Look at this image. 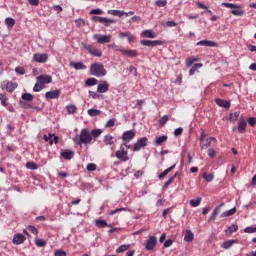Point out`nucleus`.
<instances>
[{
	"label": "nucleus",
	"mask_w": 256,
	"mask_h": 256,
	"mask_svg": "<svg viewBox=\"0 0 256 256\" xmlns=\"http://www.w3.org/2000/svg\"><path fill=\"white\" fill-rule=\"evenodd\" d=\"M73 141L76 145H89L91 141H93V137L91 136V132L87 128H83L79 134L74 136Z\"/></svg>",
	"instance_id": "1"
},
{
	"label": "nucleus",
	"mask_w": 256,
	"mask_h": 256,
	"mask_svg": "<svg viewBox=\"0 0 256 256\" xmlns=\"http://www.w3.org/2000/svg\"><path fill=\"white\" fill-rule=\"evenodd\" d=\"M53 82V77L47 74H42L36 78V84L33 87V91L35 93H39V91H43L45 89V85H49V83Z\"/></svg>",
	"instance_id": "2"
},
{
	"label": "nucleus",
	"mask_w": 256,
	"mask_h": 256,
	"mask_svg": "<svg viewBox=\"0 0 256 256\" xmlns=\"http://www.w3.org/2000/svg\"><path fill=\"white\" fill-rule=\"evenodd\" d=\"M90 75H93V77H105L107 70H105L103 63L95 62L90 65Z\"/></svg>",
	"instance_id": "3"
},
{
	"label": "nucleus",
	"mask_w": 256,
	"mask_h": 256,
	"mask_svg": "<svg viewBox=\"0 0 256 256\" xmlns=\"http://www.w3.org/2000/svg\"><path fill=\"white\" fill-rule=\"evenodd\" d=\"M222 7H226L227 9H232L231 13L235 16V17H243V15H245V10H243V7H241V5L239 4H233V3H222L221 4Z\"/></svg>",
	"instance_id": "4"
},
{
	"label": "nucleus",
	"mask_w": 256,
	"mask_h": 256,
	"mask_svg": "<svg viewBox=\"0 0 256 256\" xmlns=\"http://www.w3.org/2000/svg\"><path fill=\"white\" fill-rule=\"evenodd\" d=\"M81 47L82 49H84V51H87L89 55H92V57H103V51L93 46V44H87L85 42H82Z\"/></svg>",
	"instance_id": "5"
},
{
	"label": "nucleus",
	"mask_w": 256,
	"mask_h": 256,
	"mask_svg": "<svg viewBox=\"0 0 256 256\" xmlns=\"http://www.w3.org/2000/svg\"><path fill=\"white\" fill-rule=\"evenodd\" d=\"M115 157L122 161L123 163H127L129 160V151L125 149V145H120L119 150L116 151Z\"/></svg>",
	"instance_id": "6"
},
{
	"label": "nucleus",
	"mask_w": 256,
	"mask_h": 256,
	"mask_svg": "<svg viewBox=\"0 0 256 256\" xmlns=\"http://www.w3.org/2000/svg\"><path fill=\"white\" fill-rule=\"evenodd\" d=\"M93 39L99 45H104V43H111V39H113V36H111V34H94Z\"/></svg>",
	"instance_id": "7"
},
{
	"label": "nucleus",
	"mask_w": 256,
	"mask_h": 256,
	"mask_svg": "<svg viewBox=\"0 0 256 256\" xmlns=\"http://www.w3.org/2000/svg\"><path fill=\"white\" fill-rule=\"evenodd\" d=\"M149 145V139L147 137L139 138L132 147V151H141L143 147H147Z\"/></svg>",
	"instance_id": "8"
},
{
	"label": "nucleus",
	"mask_w": 256,
	"mask_h": 256,
	"mask_svg": "<svg viewBox=\"0 0 256 256\" xmlns=\"http://www.w3.org/2000/svg\"><path fill=\"white\" fill-rule=\"evenodd\" d=\"M32 61L34 63H47L49 61V54L47 53H36L33 55Z\"/></svg>",
	"instance_id": "9"
},
{
	"label": "nucleus",
	"mask_w": 256,
	"mask_h": 256,
	"mask_svg": "<svg viewBox=\"0 0 256 256\" xmlns=\"http://www.w3.org/2000/svg\"><path fill=\"white\" fill-rule=\"evenodd\" d=\"M157 247V237L155 236H149V238L146 240L145 249L146 251H153Z\"/></svg>",
	"instance_id": "10"
},
{
	"label": "nucleus",
	"mask_w": 256,
	"mask_h": 256,
	"mask_svg": "<svg viewBox=\"0 0 256 256\" xmlns=\"http://www.w3.org/2000/svg\"><path fill=\"white\" fill-rule=\"evenodd\" d=\"M135 135V130H127L122 134L121 139L124 143H129L135 139Z\"/></svg>",
	"instance_id": "11"
},
{
	"label": "nucleus",
	"mask_w": 256,
	"mask_h": 256,
	"mask_svg": "<svg viewBox=\"0 0 256 256\" xmlns=\"http://www.w3.org/2000/svg\"><path fill=\"white\" fill-rule=\"evenodd\" d=\"M140 43L144 47H157L159 45H163V41L161 40H142Z\"/></svg>",
	"instance_id": "12"
},
{
	"label": "nucleus",
	"mask_w": 256,
	"mask_h": 256,
	"mask_svg": "<svg viewBox=\"0 0 256 256\" xmlns=\"http://www.w3.org/2000/svg\"><path fill=\"white\" fill-rule=\"evenodd\" d=\"M118 51L124 57H137V55H139V52H137V50H131V49L127 50L125 48H119Z\"/></svg>",
	"instance_id": "13"
},
{
	"label": "nucleus",
	"mask_w": 256,
	"mask_h": 256,
	"mask_svg": "<svg viewBox=\"0 0 256 256\" xmlns=\"http://www.w3.org/2000/svg\"><path fill=\"white\" fill-rule=\"evenodd\" d=\"M200 47H219V44L211 40H202L196 43Z\"/></svg>",
	"instance_id": "14"
},
{
	"label": "nucleus",
	"mask_w": 256,
	"mask_h": 256,
	"mask_svg": "<svg viewBox=\"0 0 256 256\" xmlns=\"http://www.w3.org/2000/svg\"><path fill=\"white\" fill-rule=\"evenodd\" d=\"M59 95H61V90H51L45 93L46 99H59Z\"/></svg>",
	"instance_id": "15"
},
{
	"label": "nucleus",
	"mask_w": 256,
	"mask_h": 256,
	"mask_svg": "<svg viewBox=\"0 0 256 256\" xmlns=\"http://www.w3.org/2000/svg\"><path fill=\"white\" fill-rule=\"evenodd\" d=\"M109 91V82L102 81L97 86V93H107Z\"/></svg>",
	"instance_id": "16"
},
{
	"label": "nucleus",
	"mask_w": 256,
	"mask_h": 256,
	"mask_svg": "<svg viewBox=\"0 0 256 256\" xmlns=\"http://www.w3.org/2000/svg\"><path fill=\"white\" fill-rule=\"evenodd\" d=\"M26 239L25 235L18 233L14 235L12 243H14V245H21L25 243Z\"/></svg>",
	"instance_id": "17"
},
{
	"label": "nucleus",
	"mask_w": 256,
	"mask_h": 256,
	"mask_svg": "<svg viewBox=\"0 0 256 256\" xmlns=\"http://www.w3.org/2000/svg\"><path fill=\"white\" fill-rule=\"evenodd\" d=\"M247 131V121H245V118L240 117L238 121V133H245Z\"/></svg>",
	"instance_id": "18"
},
{
	"label": "nucleus",
	"mask_w": 256,
	"mask_h": 256,
	"mask_svg": "<svg viewBox=\"0 0 256 256\" xmlns=\"http://www.w3.org/2000/svg\"><path fill=\"white\" fill-rule=\"evenodd\" d=\"M75 156V152L73 150H64L60 153V157H63L66 161H71Z\"/></svg>",
	"instance_id": "19"
},
{
	"label": "nucleus",
	"mask_w": 256,
	"mask_h": 256,
	"mask_svg": "<svg viewBox=\"0 0 256 256\" xmlns=\"http://www.w3.org/2000/svg\"><path fill=\"white\" fill-rule=\"evenodd\" d=\"M70 67H73L76 71H85L87 69L83 62H70Z\"/></svg>",
	"instance_id": "20"
},
{
	"label": "nucleus",
	"mask_w": 256,
	"mask_h": 256,
	"mask_svg": "<svg viewBox=\"0 0 256 256\" xmlns=\"http://www.w3.org/2000/svg\"><path fill=\"white\" fill-rule=\"evenodd\" d=\"M3 85L6 89V91H9V93H13V91H15V89H17V83L4 81Z\"/></svg>",
	"instance_id": "21"
},
{
	"label": "nucleus",
	"mask_w": 256,
	"mask_h": 256,
	"mask_svg": "<svg viewBox=\"0 0 256 256\" xmlns=\"http://www.w3.org/2000/svg\"><path fill=\"white\" fill-rule=\"evenodd\" d=\"M141 37H145L146 39H155V37H157V34L153 32V30H144L141 33Z\"/></svg>",
	"instance_id": "22"
},
{
	"label": "nucleus",
	"mask_w": 256,
	"mask_h": 256,
	"mask_svg": "<svg viewBox=\"0 0 256 256\" xmlns=\"http://www.w3.org/2000/svg\"><path fill=\"white\" fill-rule=\"evenodd\" d=\"M104 145H114L115 144V137L111 136V134H107L103 138Z\"/></svg>",
	"instance_id": "23"
},
{
	"label": "nucleus",
	"mask_w": 256,
	"mask_h": 256,
	"mask_svg": "<svg viewBox=\"0 0 256 256\" xmlns=\"http://www.w3.org/2000/svg\"><path fill=\"white\" fill-rule=\"evenodd\" d=\"M215 103L218 104L219 107H224V109H229L231 107V103L227 102L226 100L217 98Z\"/></svg>",
	"instance_id": "24"
},
{
	"label": "nucleus",
	"mask_w": 256,
	"mask_h": 256,
	"mask_svg": "<svg viewBox=\"0 0 256 256\" xmlns=\"http://www.w3.org/2000/svg\"><path fill=\"white\" fill-rule=\"evenodd\" d=\"M240 115H241V112L236 111V112L230 113L227 119L228 121H230V123H235L237 119H239Z\"/></svg>",
	"instance_id": "25"
},
{
	"label": "nucleus",
	"mask_w": 256,
	"mask_h": 256,
	"mask_svg": "<svg viewBox=\"0 0 256 256\" xmlns=\"http://www.w3.org/2000/svg\"><path fill=\"white\" fill-rule=\"evenodd\" d=\"M165 142H167V135H162L156 138V140L154 141V145H156L157 147H161V145H163V143Z\"/></svg>",
	"instance_id": "26"
},
{
	"label": "nucleus",
	"mask_w": 256,
	"mask_h": 256,
	"mask_svg": "<svg viewBox=\"0 0 256 256\" xmlns=\"http://www.w3.org/2000/svg\"><path fill=\"white\" fill-rule=\"evenodd\" d=\"M193 239H195V234H193L191 230H186L184 241H186V243H191Z\"/></svg>",
	"instance_id": "27"
},
{
	"label": "nucleus",
	"mask_w": 256,
	"mask_h": 256,
	"mask_svg": "<svg viewBox=\"0 0 256 256\" xmlns=\"http://www.w3.org/2000/svg\"><path fill=\"white\" fill-rule=\"evenodd\" d=\"M176 165H172L169 168H167L166 170H164L162 173L159 174V179H165L166 176L169 175V173H171V171H173V169H175Z\"/></svg>",
	"instance_id": "28"
},
{
	"label": "nucleus",
	"mask_w": 256,
	"mask_h": 256,
	"mask_svg": "<svg viewBox=\"0 0 256 256\" xmlns=\"http://www.w3.org/2000/svg\"><path fill=\"white\" fill-rule=\"evenodd\" d=\"M235 243H237V240H228L222 243L221 247L223 249H231V247H233V245H235Z\"/></svg>",
	"instance_id": "29"
},
{
	"label": "nucleus",
	"mask_w": 256,
	"mask_h": 256,
	"mask_svg": "<svg viewBox=\"0 0 256 256\" xmlns=\"http://www.w3.org/2000/svg\"><path fill=\"white\" fill-rule=\"evenodd\" d=\"M103 133V130L101 129H94L90 132V135L92 137V139H99V137H101V134Z\"/></svg>",
	"instance_id": "30"
},
{
	"label": "nucleus",
	"mask_w": 256,
	"mask_h": 256,
	"mask_svg": "<svg viewBox=\"0 0 256 256\" xmlns=\"http://www.w3.org/2000/svg\"><path fill=\"white\" fill-rule=\"evenodd\" d=\"M109 15H113L114 17H123L125 15V11L123 10H108Z\"/></svg>",
	"instance_id": "31"
},
{
	"label": "nucleus",
	"mask_w": 256,
	"mask_h": 256,
	"mask_svg": "<svg viewBox=\"0 0 256 256\" xmlns=\"http://www.w3.org/2000/svg\"><path fill=\"white\" fill-rule=\"evenodd\" d=\"M104 27H109L110 25H113L115 23V20L109 19L107 17H102L101 22Z\"/></svg>",
	"instance_id": "32"
},
{
	"label": "nucleus",
	"mask_w": 256,
	"mask_h": 256,
	"mask_svg": "<svg viewBox=\"0 0 256 256\" xmlns=\"http://www.w3.org/2000/svg\"><path fill=\"white\" fill-rule=\"evenodd\" d=\"M237 213V208H231L228 211H225L221 214V217H231V215H235Z\"/></svg>",
	"instance_id": "33"
},
{
	"label": "nucleus",
	"mask_w": 256,
	"mask_h": 256,
	"mask_svg": "<svg viewBox=\"0 0 256 256\" xmlns=\"http://www.w3.org/2000/svg\"><path fill=\"white\" fill-rule=\"evenodd\" d=\"M66 111L69 115H73V113L77 112V106L74 104H69L66 106Z\"/></svg>",
	"instance_id": "34"
},
{
	"label": "nucleus",
	"mask_w": 256,
	"mask_h": 256,
	"mask_svg": "<svg viewBox=\"0 0 256 256\" xmlns=\"http://www.w3.org/2000/svg\"><path fill=\"white\" fill-rule=\"evenodd\" d=\"M130 248H131L130 244H123L116 249V253H125V251L129 250Z\"/></svg>",
	"instance_id": "35"
},
{
	"label": "nucleus",
	"mask_w": 256,
	"mask_h": 256,
	"mask_svg": "<svg viewBox=\"0 0 256 256\" xmlns=\"http://www.w3.org/2000/svg\"><path fill=\"white\" fill-rule=\"evenodd\" d=\"M5 25L9 28L12 29V27H15V19L8 17L5 19Z\"/></svg>",
	"instance_id": "36"
},
{
	"label": "nucleus",
	"mask_w": 256,
	"mask_h": 256,
	"mask_svg": "<svg viewBox=\"0 0 256 256\" xmlns=\"http://www.w3.org/2000/svg\"><path fill=\"white\" fill-rule=\"evenodd\" d=\"M201 67H203L202 63H196L192 66V68L189 71V75H195V71H197V69H201Z\"/></svg>",
	"instance_id": "37"
},
{
	"label": "nucleus",
	"mask_w": 256,
	"mask_h": 256,
	"mask_svg": "<svg viewBox=\"0 0 256 256\" xmlns=\"http://www.w3.org/2000/svg\"><path fill=\"white\" fill-rule=\"evenodd\" d=\"M95 225L99 229H103V227H107V221L98 219V220H95Z\"/></svg>",
	"instance_id": "38"
},
{
	"label": "nucleus",
	"mask_w": 256,
	"mask_h": 256,
	"mask_svg": "<svg viewBox=\"0 0 256 256\" xmlns=\"http://www.w3.org/2000/svg\"><path fill=\"white\" fill-rule=\"evenodd\" d=\"M98 81L96 78H88L85 81V85H87V87H93L94 85H97Z\"/></svg>",
	"instance_id": "39"
},
{
	"label": "nucleus",
	"mask_w": 256,
	"mask_h": 256,
	"mask_svg": "<svg viewBox=\"0 0 256 256\" xmlns=\"http://www.w3.org/2000/svg\"><path fill=\"white\" fill-rule=\"evenodd\" d=\"M87 113L90 117H97V115H101V110L88 109Z\"/></svg>",
	"instance_id": "40"
},
{
	"label": "nucleus",
	"mask_w": 256,
	"mask_h": 256,
	"mask_svg": "<svg viewBox=\"0 0 256 256\" xmlns=\"http://www.w3.org/2000/svg\"><path fill=\"white\" fill-rule=\"evenodd\" d=\"M203 179H205V181H207L208 183H211V181L215 179V175H213V173H204Z\"/></svg>",
	"instance_id": "41"
},
{
	"label": "nucleus",
	"mask_w": 256,
	"mask_h": 256,
	"mask_svg": "<svg viewBox=\"0 0 256 256\" xmlns=\"http://www.w3.org/2000/svg\"><path fill=\"white\" fill-rule=\"evenodd\" d=\"M26 168L31 169L32 171H36V169H39V166L35 162H27Z\"/></svg>",
	"instance_id": "42"
},
{
	"label": "nucleus",
	"mask_w": 256,
	"mask_h": 256,
	"mask_svg": "<svg viewBox=\"0 0 256 256\" xmlns=\"http://www.w3.org/2000/svg\"><path fill=\"white\" fill-rule=\"evenodd\" d=\"M201 205V197H197L196 200H190L191 207H199Z\"/></svg>",
	"instance_id": "43"
},
{
	"label": "nucleus",
	"mask_w": 256,
	"mask_h": 256,
	"mask_svg": "<svg viewBox=\"0 0 256 256\" xmlns=\"http://www.w3.org/2000/svg\"><path fill=\"white\" fill-rule=\"evenodd\" d=\"M199 61L197 57H191L186 59V67H191L195 62Z\"/></svg>",
	"instance_id": "44"
},
{
	"label": "nucleus",
	"mask_w": 256,
	"mask_h": 256,
	"mask_svg": "<svg viewBox=\"0 0 256 256\" xmlns=\"http://www.w3.org/2000/svg\"><path fill=\"white\" fill-rule=\"evenodd\" d=\"M35 245L37 247H45V245H47V241H45L44 239H36Z\"/></svg>",
	"instance_id": "45"
},
{
	"label": "nucleus",
	"mask_w": 256,
	"mask_h": 256,
	"mask_svg": "<svg viewBox=\"0 0 256 256\" xmlns=\"http://www.w3.org/2000/svg\"><path fill=\"white\" fill-rule=\"evenodd\" d=\"M154 5H156V7H166L167 6V0H156L154 2Z\"/></svg>",
	"instance_id": "46"
},
{
	"label": "nucleus",
	"mask_w": 256,
	"mask_h": 256,
	"mask_svg": "<svg viewBox=\"0 0 256 256\" xmlns=\"http://www.w3.org/2000/svg\"><path fill=\"white\" fill-rule=\"evenodd\" d=\"M22 99L24 101H33V96L31 95V93H24L22 94Z\"/></svg>",
	"instance_id": "47"
},
{
	"label": "nucleus",
	"mask_w": 256,
	"mask_h": 256,
	"mask_svg": "<svg viewBox=\"0 0 256 256\" xmlns=\"http://www.w3.org/2000/svg\"><path fill=\"white\" fill-rule=\"evenodd\" d=\"M87 171H97V164L95 163H89L86 166Z\"/></svg>",
	"instance_id": "48"
},
{
	"label": "nucleus",
	"mask_w": 256,
	"mask_h": 256,
	"mask_svg": "<svg viewBox=\"0 0 256 256\" xmlns=\"http://www.w3.org/2000/svg\"><path fill=\"white\" fill-rule=\"evenodd\" d=\"M216 155H217V151H215V149L213 148L208 149V156L210 157V159H215Z\"/></svg>",
	"instance_id": "49"
},
{
	"label": "nucleus",
	"mask_w": 256,
	"mask_h": 256,
	"mask_svg": "<svg viewBox=\"0 0 256 256\" xmlns=\"http://www.w3.org/2000/svg\"><path fill=\"white\" fill-rule=\"evenodd\" d=\"M103 10L100 8H96L90 11V15H103Z\"/></svg>",
	"instance_id": "50"
},
{
	"label": "nucleus",
	"mask_w": 256,
	"mask_h": 256,
	"mask_svg": "<svg viewBox=\"0 0 256 256\" xmlns=\"http://www.w3.org/2000/svg\"><path fill=\"white\" fill-rule=\"evenodd\" d=\"M0 101L3 107H7V96L0 94Z\"/></svg>",
	"instance_id": "51"
},
{
	"label": "nucleus",
	"mask_w": 256,
	"mask_h": 256,
	"mask_svg": "<svg viewBox=\"0 0 256 256\" xmlns=\"http://www.w3.org/2000/svg\"><path fill=\"white\" fill-rule=\"evenodd\" d=\"M143 105H145V100H137L135 107L141 111L143 109Z\"/></svg>",
	"instance_id": "52"
},
{
	"label": "nucleus",
	"mask_w": 256,
	"mask_h": 256,
	"mask_svg": "<svg viewBox=\"0 0 256 256\" xmlns=\"http://www.w3.org/2000/svg\"><path fill=\"white\" fill-rule=\"evenodd\" d=\"M239 229V226L237 224H232L231 226L228 227L229 233H235Z\"/></svg>",
	"instance_id": "53"
},
{
	"label": "nucleus",
	"mask_w": 256,
	"mask_h": 256,
	"mask_svg": "<svg viewBox=\"0 0 256 256\" xmlns=\"http://www.w3.org/2000/svg\"><path fill=\"white\" fill-rule=\"evenodd\" d=\"M121 211H127V208H116L109 212V215H115V213H121Z\"/></svg>",
	"instance_id": "54"
},
{
	"label": "nucleus",
	"mask_w": 256,
	"mask_h": 256,
	"mask_svg": "<svg viewBox=\"0 0 256 256\" xmlns=\"http://www.w3.org/2000/svg\"><path fill=\"white\" fill-rule=\"evenodd\" d=\"M211 143H217V138L215 137H210L206 139V145L209 147Z\"/></svg>",
	"instance_id": "55"
},
{
	"label": "nucleus",
	"mask_w": 256,
	"mask_h": 256,
	"mask_svg": "<svg viewBox=\"0 0 256 256\" xmlns=\"http://www.w3.org/2000/svg\"><path fill=\"white\" fill-rule=\"evenodd\" d=\"M16 73H18V75H25V68L18 66L15 68Z\"/></svg>",
	"instance_id": "56"
},
{
	"label": "nucleus",
	"mask_w": 256,
	"mask_h": 256,
	"mask_svg": "<svg viewBox=\"0 0 256 256\" xmlns=\"http://www.w3.org/2000/svg\"><path fill=\"white\" fill-rule=\"evenodd\" d=\"M167 121H169V116L168 115H164L162 118H160L159 124L160 125H165V123H167Z\"/></svg>",
	"instance_id": "57"
},
{
	"label": "nucleus",
	"mask_w": 256,
	"mask_h": 256,
	"mask_svg": "<svg viewBox=\"0 0 256 256\" xmlns=\"http://www.w3.org/2000/svg\"><path fill=\"white\" fill-rule=\"evenodd\" d=\"M244 233H256V227H252V226L246 227L244 229Z\"/></svg>",
	"instance_id": "58"
},
{
	"label": "nucleus",
	"mask_w": 256,
	"mask_h": 256,
	"mask_svg": "<svg viewBox=\"0 0 256 256\" xmlns=\"http://www.w3.org/2000/svg\"><path fill=\"white\" fill-rule=\"evenodd\" d=\"M248 124L250 125V127H255V125H256V118L255 117L248 118Z\"/></svg>",
	"instance_id": "59"
},
{
	"label": "nucleus",
	"mask_w": 256,
	"mask_h": 256,
	"mask_svg": "<svg viewBox=\"0 0 256 256\" xmlns=\"http://www.w3.org/2000/svg\"><path fill=\"white\" fill-rule=\"evenodd\" d=\"M105 127L107 128L115 127V120L114 119L108 120Z\"/></svg>",
	"instance_id": "60"
},
{
	"label": "nucleus",
	"mask_w": 256,
	"mask_h": 256,
	"mask_svg": "<svg viewBox=\"0 0 256 256\" xmlns=\"http://www.w3.org/2000/svg\"><path fill=\"white\" fill-rule=\"evenodd\" d=\"M54 256H67V253L63 250H56Z\"/></svg>",
	"instance_id": "61"
},
{
	"label": "nucleus",
	"mask_w": 256,
	"mask_h": 256,
	"mask_svg": "<svg viewBox=\"0 0 256 256\" xmlns=\"http://www.w3.org/2000/svg\"><path fill=\"white\" fill-rule=\"evenodd\" d=\"M175 137H179L180 135H183V128H177L174 130Z\"/></svg>",
	"instance_id": "62"
},
{
	"label": "nucleus",
	"mask_w": 256,
	"mask_h": 256,
	"mask_svg": "<svg viewBox=\"0 0 256 256\" xmlns=\"http://www.w3.org/2000/svg\"><path fill=\"white\" fill-rule=\"evenodd\" d=\"M128 71L135 75V77H137V68H135L134 66H129Z\"/></svg>",
	"instance_id": "63"
},
{
	"label": "nucleus",
	"mask_w": 256,
	"mask_h": 256,
	"mask_svg": "<svg viewBox=\"0 0 256 256\" xmlns=\"http://www.w3.org/2000/svg\"><path fill=\"white\" fill-rule=\"evenodd\" d=\"M28 230L30 231V233H33V235H37V233H39L35 226H28Z\"/></svg>",
	"instance_id": "64"
}]
</instances>
